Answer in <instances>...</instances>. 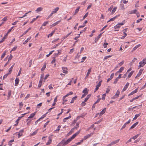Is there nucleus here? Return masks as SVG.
Wrapping results in <instances>:
<instances>
[{
    "label": "nucleus",
    "instance_id": "obj_1",
    "mask_svg": "<svg viewBox=\"0 0 146 146\" xmlns=\"http://www.w3.org/2000/svg\"><path fill=\"white\" fill-rule=\"evenodd\" d=\"M13 27H12L10 29H9L7 33L5 35H4L3 38L0 41V43L3 42V41L7 38V36H8V33L11 32L12 29L13 28Z\"/></svg>",
    "mask_w": 146,
    "mask_h": 146
},
{
    "label": "nucleus",
    "instance_id": "obj_2",
    "mask_svg": "<svg viewBox=\"0 0 146 146\" xmlns=\"http://www.w3.org/2000/svg\"><path fill=\"white\" fill-rule=\"evenodd\" d=\"M59 144L60 145V146H65L67 144L66 141L65 139H63L59 143Z\"/></svg>",
    "mask_w": 146,
    "mask_h": 146
},
{
    "label": "nucleus",
    "instance_id": "obj_3",
    "mask_svg": "<svg viewBox=\"0 0 146 146\" xmlns=\"http://www.w3.org/2000/svg\"><path fill=\"white\" fill-rule=\"evenodd\" d=\"M102 81L101 80L100 81L98 84L96 86V87L94 90V92H96V91L98 90L99 88V87L101 86V83L102 82Z\"/></svg>",
    "mask_w": 146,
    "mask_h": 146
},
{
    "label": "nucleus",
    "instance_id": "obj_4",
    "mask_svg": "<svg viewBox=\"0 0 146 146\" xmlns=\"http://www.w3.org/2000/svg\"><path fill=\"white\" fill-rule=\"evenodd\" d=\"M104 32L100 34L97 37H96L95 38V42L96 43L98 41V40L101 37L102 34Z\"/></svg>",
    "mask_w": 146,
    "mask_h": 146
},
{
    "label": "nucleus",
    "instance_id": "obj_5",
    "mask_svg": "<svg viewBox=\"0 0 146 146\" xmlns=\"http://www.w3.org/2000/svg\"><path fill=\"white\" fill-rule=\"evenodd\" d=\"M130 121H131V119H129V121L126 122V123H125L124 124V125H123V126L121 128V129L120 130H121L122 129H123L126 126V125L129 123L130 122Z\"/></svg>",
    "mask_w": 146,
    "mask_h": 146
},
{
    "label": "nucleus",
    "instance_id": "obj_6",
    "mask_svg": "<svg viewBox=\"0 0 146 146\" xmlns=\"http://www.w3.org/2000/svg\"><path fill=\"white\" fill-rule=\"evenodd\" d=\"M119 141L118 140H117L116 141H113L111 142V143L109 144L107 146H111L115 144H116V143L117 142Z\"/></svg>",
    "mask_w": 146,
    "mask_h": 146
},
{
    "label": "nucleus",
    "instance_id": "obj_7",
    "mask_svg": "<svg viewBox=\"0 0 146 146\" xmlns=\"http://www.w3.org/2000/svg\"><path fill=\"white\" fill-rule=\"evenodd\" d=\"M138 88L132 91L130 93L129 95L128 96H129L131 95H133L134 94L137 93V92Z\"/></svg>",
    "mask_w": 146,
    "mask_h": 146
},
{
    "label": "nucleus",
    "instance_id": "obj_8",
    "mask_svg": "<svg viewBox=\"0 0 146 146\" xmlns=\"http://www.w3.org/2000/svg\"><path fill=\"white\" fill-rule=\"evenodd\" d=\"M63 70V72L64 73L67 74V68L65 67H63L62 68Z\"/></svg>",
    "mask_w": 146,
    "mask_h": 146
},
{
    "label": "nucleus",
    "instance_id": "obj_9",
    "mask_svg": "<svg viewBox=\"0 0 146 146\" xmlns=\"http://www.w3.org/2000/svg\"><path fill=\"white\" fill-rule=\"evenodd\" d=\"M145 60H146V59H143L142 61H141L139 62V64H141V65H142V66L143 67L145 64V63H144V62L143 61H145Z\"/></svg>",
    "mask_w": 146,
    "mask_h": 146
},
{
    "label": "nucleus",
    "instance_id": "obj_10",
    "mask_svg": "<svg viewBox=\"0 0 146 146\" xmlns=\"http://www.w3.org/2000/svg\"><path fill=\"white\" fill-rule=\"evenodd\" d=\"M91 69H92V68H91L88 70V72L87 73L86 76V77H85L86 78H87L89 76V74H90V73L91 72Z\"/></svg>",
    "mask_w": 146,
    "mask_h": 146
},
{
    "label": "nucleus",
    "instance_id": "obj_11",
    "mask_svg": "<svg viewBox=\"0 0 146 146\" xmlns=\"http://www.w3.org/2000/svg\"><path fill=\"white\" fill-rule=\"evenodd\" d=\"M59 7H57L55 9H53V11H52V12L53 13H56L57 11H58V10L59 9Z\"/></svg>",
    "mask_w": 146,
    "mask_h": 146
},
{
    "label": "nucleus",
    "instance_id": "obj_12",
    "mask_svg": "<svg viewBox=\"0 0 146 146\" xmlns=\"http://www.w3.org/2000/svg\"><path fill=\"white\" fill-rule=\"evenodd\" d=\"M130 13L131 14H133V13H135L137 15L139 14V13L138 12H137V10L136 9L135 10H133L130 11Z\"/></svg>",
    "mask_w": 146,
    "mask_h": 146
},
{
    "label": "nucleus",
    "instance_id": "obj_13",
    "mask_svg": "<svg viewBox=\"0 0 146 146\" xmlns=\"http://www.w3.org/2000/svg\"><path fill=\"white\" fill-rule=\"evenodd\" d=\"M114 73H112L111 75V76H110V78H108L107 79V82H109L110 81V80H111V79L113 78V77L114 76Z\"/></svg>",
    "mask_w": 146,
    "mask_h": 146
},
{
    "label": "nucleus",
    "instance_id": "obj_14",
    "mask_svg": "<svg viewBox=\"0 0 146 146\" xmlns=\"http://www.w3.org/2000/svg\"><path fill=\"white\" fill-rule=\"evenodd\" d=\"M138 123V122H137L135 123H134V124L133 125H132L130 128V129H133L134 128Z\"/></svg>",
    "mask_w": 146,
    "mask_h": 146
},
{
    "label": "nucleus",
    "instance_id": "obj_15",
    "mask_svg": "<svg viewBox=\"0 0 146 146\" xmlns=\"http://www.w3.org/2000/svg\"><path fill=\"white\" fill-rule=\"evenodd\" d=\"M48 141L46 143V145H48L50 144L51 143L52 141V139H51L50 137H48Z\"/></svg>",
    "mask_w": 146,
    "mask_h": 146
},
{
    "label": "nucleus",
    "instance_id": "obj_16",
    "mask_svg": "<svg viewBox=\"0 0 146 146\" xmlns=\"http://www.w3.org/2000/svg\"><path fill=\"white\" fill-rule=\"evenodd\" d=\"M143 69H141L140 70L138 73L137 74V76H140L141 74Z\"/></svg>",
    "mask_w": 146,
    "mask_h": 146
},
{
    "label": "nucleus",
    "instance_id": "obj_17",
    "mask_svg": "<svg viewBox=\"0 0 146 146\" xmlns=\"http://www.w3.org/2000/svg\"><path fill=\"white\" fill-rule=\"evenodd\" d=\"M106 108H104V109H103L102 111H101L100 113V115H103V114L105 113L106 111Z\"/></svg>",
    "mask_w": 146,
    "mask_h": 146
},
{
    "label": "nucleus",
    "instance_id": "obj_18",
    "mask_svg": "<svg viewBox=\"0 0 146 146\" xmlns=\"http://www.w3.org/2000/svg\"><path fill=\"white\" fill-rule=\"evenodd\" d=\"M77 98V96H75L74 97H73L72 99V100L70 102V103L71 104L73 103L75 100H76V98Z\"/></svg>",
    "mask_w": 146,
    "mask_h": 146
},
{
    "label": "nucleus",
    "instance_id": "obj_19",
    "mask_svg": "<svg viewBox=\"0 0 146 146\" xmlns=\"http://www.w3.org/2000/svg\"><path fill=\"white\" fill-rule=\"evenodd\" d=\"M19 79L18 78H16V79L15 80V86H17L19 83Z\"/></svg>",
    "mask_w": 146,
    "mask_h": 146
},
{
    "label": "nucleus",
    "instance_id": "obj_20",
    "mask_svg": "<svg viewBox=\"0 0 146 146\" xmlns=\"http://www.w3.org/2000/svg\"><path fill=\"white\" fill-rule=\"evenodd\" d=\"M119 96V90H117V92H116L115 95V96H114L112 98L113 99H114L116 98L117 97V96Z\"/></svg>",
    "mask_w": 146,
    "mask_h": 146
},
{
    "label": "nucleus",
    "instance_id": "obj_21",
    "mask_svg": "<svg viewBox=\"0 0 146 146\" xmlns=\"http://www.w3.org/2000/svg\"><path fill=\"white\" fill-rule=\"evenodd\" d=\"M31 36L29 37L23 42V44H26L31 39Z\"/></svg>",
    "mask_w": 146,
    "mask_h": 146
},
{
    "label": "nucleus",
    "instance_id": "obj_22",
    "mask_svg": "<svg viewBox=\"0 0 146 146\" xmlns=\"http://www.w3.org/2000/svg\"><path fill=\"white\" fill-rule=\"evenodd\" d=\"M82 92L85 94H87L88 93V90L87 88H85L83 91Z\"/></svg>",
    "mask_w": 146,
    "mask_h": 146
},
{
    "label": "nucleus",
    "instance_id": "obj_23",
    "mask_svg": "<svg viewBox=\"0 0 146 146\" xmlns=\"http://www.w3.org/2000/svg\"><path fill=\"white\" fill-rule=\"evenodd\" d=\"M80 132V131H79L76 133L75 134H74L72 136V137H73L74 139L76 136L77 135H78Z\"/></svg>",
    "mask_w": 146,
    "mask_h": 146
},
{
    "label": "nucleus",
    "instance_id": "obj_24",
    "mask_svg": "<svg viewBox=\"0 0 146 146\" xmlns=\"http://www.w3.org/2000/svg\"><path fill=\"white\" fill-rule=\"evenodd\" d=\"M42 9L43 8L42 7H39L37 8V9L35 10V11L36 12L38 13V12L42 11Z\"/></svg>",
    "mask_w": 146,
    "mask_h": 146
},
{
    "label": "nucleus",
    "instance_id": "obj_25",
    "mask_svg": "<svg viewBox=\"0 0 146 146\" xmlns=\"http://www.w3.org/2000/svg\"><path fill=\"white\" fill-rule=\"evenodd\" d=\"M129 84L128 82H127L126 83L125 85L124 86V87L123 89V90L125 91L126 90V89H127V87L129 86Z\"/></svg>",
    "mask_w": 146,
    "mask_h": 146
},
{
    "label": "nucleus",
    "instance_id": "obj_26",
    "mask_svg": "<svg viewBox=\"0 0 146 146\" xmlns=\"http://www.w3.org/2000/svg\"><path fill=\"white\" fill-rule=\"evenodd\" d=\"M117 15H116L115 17H113L111 18L110 19L108 22L107 23L111 21H113L115 19V18L117 17Z\"/></svg>",
    "mask_w": 146,
    "mask_h": 146
},
{
    "label": "nucleus",
    "instance_id": "obj_27",
    "mask_svg": "<svg viewBox=\"0 0 146 146\" xmlns=\"http://www.w3.org/2000/svg\"><path fill=\"white\" fill-rule=\"evenodd\" d=\"M71 116L70 115L69 116L67 117L66 118H64L63 119V121L64 122H66V120L67 119H68L70 118H71Z\"/></svg>",
    "mask_w": 146,
    "mask_h": 146
},
{
    "label": "nucleus",
    "instance_id": "obj_28",
    "mask_svg": "<svg viewBox=\"0 0 146 146\" xmlns=\"http://www.w3.org/2000/svg\"><path fill=\"white\" fill-rule=\"evenodd\" d=\"M42 80H40L39 81V83L38 85V87L40 88L42 85Z\"/></svg>",
    "mask_w": 146,
    "mask_h": 146
},
{
    "label": "nucleus",
    "instance_id": "obj_29",
    "mask_svg": "<svg viewBox=\"0 0 146 146\" xmlns=\"http://www.w3.org/2000/svg\"><path fill=\"white\" fill-rule=\"evenodd\" d=\"M11 94V90L8 91V98L7 99L8 100L10 98Z\"/></svg>",
    "mask_w": 146,
    "mask_h": 146
},
{
    "label": "nucleus",
    "instance_id": "obj_30",
    "mask_svg": "<svg viewBox=\"0 0 146 146\" xmlns=\"http://www.w3.org/2000/svg\"><path fill=\"white\" fill-rule=\"evenodd\" d=\"M91 94H89L87 96V97L84 100V102H86L88 100L89 98L91 96Z\"/></svg>",
    "mask_w": 146,
    "mask_h": 146
},
{
    "label": "nucleus",
    "instance_id": "obj_31",
    "mask_svg": "<svg viewBox=\"0 0 146 146\" xmlns=\"http://www.w3.org/2000/svg\"><path fill=\"white\" fill-rule=\"evenodd\" d=\"M80 8V7H78V8L76 9V10L75 11L74 14L73 15H74L78 13V11H79Z\"/></svg>",
    "mask_w": 146,
    "mask_h": 146
},
{
    "label": "nucleus",
    "instance_id": "obj_32",
    "mask_svg": "<svg viewBox=\"0 0 146 146\" xmlns=\"http://www.w3.org/2000/svg\"><path fill=\"white\" fill-rule=\"evenodd\" d=\"M140 115V113L138 114H136L135 115V117L133 119V120H135Z\"/></svg>",
    "mask_w": 146,
    "mask_h": 146
},
{
    "label": "nucleus",
    "instance_id": "obj_33",
    "mask_svg": "<svg viewBox=\"0 0 146 146\" xmlns=\"http://www.w3.org/2000/svg\"><path fill=\"white\" fill-rule=\"evenodd\" d=\"M76 126L74 127V128H72L71 129V131H73L75 129H77V128L78 127H79V124H78L76 123Z\"/></svg>",
    "mask_w": 146,
    "mask_h": 146
},
{
    "label": "nucleus",
    "instance_id": "obj_34",
    "mask_svg": "<svg viewBox=\"0 0 146 146\" xmlns=\"http://www.w3.org/2000/svg\"><path fill=\"white\" fill-rule=\"evenodd\" d=\"M38 129H36L35 131L34 132H33L31 134V135L33 136L35 135L36 133H37L38 132Z\"/></svg>",
    "mask_w": 146,
    "mask_h": 146
},
{
    "label": "nucleus",
    "instance_id": "obj_35",
    "mask_svg": "<svg viewBox=\"0 0 146 146\" xmlns=\"http://www.w3.org/2000/svg\"><path fill=\"white\" fill-rule=\"evenodd\" d=\"M55 32V31H52L51 33L49 34V35H48L47 37L49 38V37H51L54 33Z\"/></svg>",
    "mask_w": 146,
    "mask_h": 146
},
{
    "label": "nucleus",
    "instance_id": "obj_36",
    "mask_svg": "<svg viewBox=\"0 0 146 146\" xmlns=\"http://www.w3.org/2000/svg\"><path fill=\"white\" fill-rule=\"evenodd\" d=\"M57 53H55L54 54V56L55 57H57L58 55L60 54L61 53L59 50H57Z\"/></svg>",
    "mask_w": 146,
    "mask_h": 146
},
{
    "label": "nucleus",
    "instance_id": "obj_37",
    "mask_svg": "<svg viewBox=\"0 0 146 146\" xmlns=\"http://www.w3.org/2000/svg\"><path fill=\"white\" fill-rule=\"evenodd\" d=\"M68 96H69V95L67 94L66 95L64 96L63 97L62 100L63 101H64V102H66L67 100H64V99L66 97H68Z\"/></svg>",
    "mask_w": 146,
    "mask_h": 146
},
{
    "label": "nucleus",
    "instance_id": "obj_38",
    "mask_svg": "<svg viewBox=\"0 0 146 146\" xmlns=\"http://www.w3.org/2000/svg\"><path fill=\"white\" fill-rule=\"evenodd\" d=\"M36 114L35 112H34L33 113L31 114L30 116L29 117V118H31L33 117Z\"/></svg>",
    "mask_w": 146,
    "mask_h": 146
},
{
    "label": "nucleus",
    "instance_id": "obj_39",
    "mask_svg": "<svg viewBox=\"0 0 146 146\" xmlns=\"http://www.w3.org/2000/svg\"><path fill=\"white\" fill-rule=\"evenodd\" d=\"M60 21H57L56 22L54 23L52 25L53 27L54 26H56V25L58 24L60 22Z\"/></svg>",
    "mask_w": 146,
    "mask_h": 146
},
{
    "label": "nucleus",
    "instance_id": "obj_40",
    "mask_svg": "<svg viewBox=\"0 0 146 146\" xmlns=\"http://www.w3.org/2000/svg\"><path fill=\"white\" fill-rule=\"evenodd\" d=\"M31 29V27H29V28L25 32L23 33V34L22 35H25L27 32H28L29 30H30Z\"/></svg>",
    "mask_w": 146,
    "mask_h": 146
},
{
    "label": "nucleus",
    "instance_id": "obj_41",
    "mask_svg": "<svg viewBox=\"0 0 146 146\" xmlns=\"http://www.w3.org/2000/svg\"><path fill=\"white\" fill-rule=\"evenodd\" d=\"M46 63H44V64L42 67V68H41V71H43L45 68L46 66Z\"/></svg>",
    "mask_w": 146,
    "mask_h": 146
},
{
    "label": "nucleus",
    "instance_id": "obj_42",
    "mask_svg": "<svg viewBox=\"0 0 146 146\" xmlns=\"http://www.w3.org/2000/svg\"><path fill=\"white\" fill-rule=\"evenodd\" d=\"M134 72V71H132L131 72L129 73V74L128 76H127V78H130L131 76L133 74V72Z\"/></svg>",
    "mask_w": 146,
    "mask_h": 146
},
{
    "label": "nucleus",
    "instance_id": "obj_43",
    "mask_svg": "<svg viewBox=\"0 0 146 146\" xmlns=\"http://www.w3.org/2000/svg\"><path fill=\"white\" fill-rule=\"evenodd\" d=\"M14 66V65H13L9 69V74H10L11 72V71L12 70L13 67Z\"/></svg>",
    "mask_w": 146,
    "mask_h": 146
},
{
    "label": "nucleus",
    "instance_id": "obj_44",
    "mask_svg": "<svg viewBox=\"0 0 146 146\" xmlns=\"http://www.w3.org/2000/svg\"><path fill=\"white\" fill-rule=\"evenodd\" d=\"M111 55H108V56H105L104 58V60H106L108 58L111 57Z\"/></svg>",
    "mask_w": 146,
    "mask_h": 146
},
{
    "label": "nucleus",
    "instance_id": "obj_45",
    "mask_svg": "<svg viewBox=\"0 0 146 146\" xmlns=\"http://www.w3.org/2000/svg\"><path fill=\"white\" fill-rule=\"evenodd\" d=\"M117 9V7H115L112 9V11H111V13L112 14H113V13H114L115 12V11L116 9Z\"/></svg>",
    "mask_w": 146,
    "mask_h": 146
},
{
    "label": "nucleus",
    "instance_id": "obj_46",
    "mask_svg": "<svg viewBox=\"0 0 146 146\" xmlns=\"http://www.w3.org/2000/svg\"><path fill=\"white\" fill-rule=\"evenodd\" d=\"M141 45L140 44H139L138 45H136L133 48V50H135L137 48L139 47Z\"/></svg>",
    "mask_w": 146,
    "mask_h": 146
},
{
    "label": "nucleus",
    "instance_id": "obj_47",
    "mask_svg": "<svg viewBox=\"0 0 146 146\" xmlns=\"http://www.w3.org/2000/svg\"><path fill=\"white\" fill-rule=\"evenodd\" d=\"M139 134H137L135 136H134L133 137H132L131 138L132 139H135L136 138H137L138 136H139Z\"/></svg>",
    "mask_w": 146,
    "mask_h": 146
},
{
    "label": "nucleus",
    "instance_id": "obj_48",
    "mask_svg": "<svg viewBox=\"0 0 146 146\" xmlns=\"http://www.w3.org/2000/svg\"><path fill=\"white\" fill-rule=\"evenodd\" d=\"M87 57L86 56L83 57L82 59V60L81 61V62H83L85 59Z\"/></svg>",
    "mask_w": 146,
    "mask_h": 146
},
{
    "label": "nucleus",
    "instance_id": "obj_49",
    "mask_svg": "<svg viewBox=\"0 0 146 146\" xmlns=\"http://www.w3.org/2000/svg\"><path fill=\"white\" fill-rule=\"evenodd\" d=\"M119 79V76L117 77L114 80L113 83L115 84L117 83Z\"/></svg>",
    "mask_w": 146,
    "mask_h": 146
},
{
    "label": "nucleus",
    "instance_id": "obj_50",
    "mask_svg": "<svg viewBox=\"0 0 146 146\" xmlns=\"http://www.w3.org/2000/svg\"><path fill=\"white\" fill-rule=\"evenodd\" d=\"M106 42V40H105V42L103 46L104 48H106L107 47V45L108 44L107 43H105V42Z\"/></svg>",
    "mask_w": 146,
    "mask_h": 146
},
{
    "label": "nucleus",
    "instance_id": "obj_51",
    "mask_svg": "<svg viewBox=\"0 0 146 146\" xmlns=\"http://www.w3.org/2000/svg\"><path fill=\"white\" fill-rule=\"evenodd\" d=\"M95 30H93L92 31V33L91 35H90V37H92L93 35V33H95Z\"/></svg>",
    "mask_w": 146,
    "mask_h": 146
},
{
    "label": "nucleus",
    "instance_id": "obj_52",
    "mask_svg": "<svg viewBox=\"0 0 146 146\" xmlns=\"http://www.w3.org/2000/svg\"><path fill=\"white\" fill-rule=\"evenodd\" d=\"M88 12L83 17V18L82 19V20H84V19L88 16Z\"/></svg>",
    "mask_w": 146,
    "mask_h": 146
},
{
    "label": "nucleus",
    "instance_id": "obj_53",
    "mask_svg": "<svg viewBox=\"0 0 146 146\" xmlns=\"http://www.w3.org/2000/svg\"><path fill=\"white\" fill-rule=\"evenodd\" d=\"M23 117V116H21V117H19L15 121V122H18L19 121V120H20L21 119V118L22 117Z\"/></svg>",
    "mask_w": 146,
    "mask_h": 146
},
{
    "label": "nucleus",
    "instance_id": "obj_54",
    "mask_svg": "<svg viewBox=\"0 0 146 146\" xmlns=\"http://www.w3.org/2000/svg\"><path fill=\"white\" fill-rule=\"evenodd\" d=\"M124 69L123 67H121L119 69V73L121 72Z\"/></svg>",
    "mask_w": 146,
    "mask_h": 146
},
{
    "label": "nucleus",
    "instance_id": "obj_55",
    "mask_svg": "<svg viewBox=\"0 0 146 146\" xmlns=\"http://www.w3.org/2000/svg\"><path fill=\"white\" fill-rule=\"evenodd\" d=\"M61 127V126L60 125H58L57 127V129L56 130V131L57 132H58L60 131V128Z\"/></svg>",
    "mask_w": 146,
    "mask_h": 146
},
{
    "label": "nucleus",
    "instance_id": "obj_56",
    "mask_svg": "<svg viewBox=\"0 0 146 146\" xmlns=\"http://www.w3.org/2000/svg\"><path fill=\"white\" fill-rule=\"evenodd\" d=\"M72 32H71L68 34H67L65 36H64V38L65 39L67 37H68L72 33Z\"/></svg>",
    "mask_w": 146,
    "mask_h": 146
},
{
    "label": "nucleus",
    "instance_id": "obj_57",
    "mask_svg": "<svg viewBox=\"0 0 146 146\" xmlns=\"http://www.w3.org/2000/svg\"><path fill=\"white\" fill-rule=\"evenodd\" d=\"M125 0H122L121 1V3L123 2L124 3L126 4L128 2V1H125Z\"/></svg>",
    "mask_w": 146,
    "mask_h": 146
},
{
    "label": "nucleus",
    "instance_id": "obj_58",
    "mask_svg": "<svg viewBox=\"0 0 146 146\" xmlns=\"http://www.w3.org/2000/svg\"><path fill=\"white\" fill-rule=\"evenodd\" d=\"M21 70H22V68H20V70L19 71V72L17 76H19L20 75V74L21 73Z\"/></svg>",
    "mask_w": 146,
    "mask_h": 146
},
{
    "label": "nucleus",
    "instance_id": "obj_59",
    "mask_svg": "<svg viewBox=\"0 0 146 146\" xmlns=\"http://www.w3.org/2000/svg\"><path fill=\"white\" fill-rule=\"evenodd\" d=\"M72 140L69 138L66 141V142L68 144L69 143H70Z\"/></svg>",
    "mask_w": 146,
    "mask_h": 146
},
{
    "label": "nucleus",
    "instance_id": "obj_60",
    "mask_svg": "<svg viewBox=\"0 0 146 146\" xmlns=\"http://www.w3.org/2000/svg\"><path fill=\"white\" fill-rule=\"evenodd\" d=\"M17 48V46H15L11 50V52L12 51H14Z\"/></svg>",
    "mask_w": 146,
    "mask_h": 146
},
{
    "label": "nucleus",
    "instance_id": "obj_61",
    "mask_svg": "<svg viewBox=\"0 0 146 146\" xmlns=\"http://www.w3.org/2000/svg\"><path fill=\"white\" fill-rule=\"evenodd\" d=\"M32 60H31L29 62V67H31V65H32Z\"/></svg>",
    "mask_w": 146,
    "mask_h": 146
},
{
    "label": "nucleus",
    "instance_id": "obj_62",
    "mask_svg": "<svg viewBox=\"0 0 146 146\" xmlns=\"http://www.w3.org/2000/svg\"><path fill=\"white\" fill-rule=\"evenodd\" d=\"M9 74H9L7 73V74H6L5 75H4L3 76V79H4L6 78Z\"/></svg>",
    "mask_w": 146,
    "mask_h": 146
},
{
    "label": "nucleus",
    "instance_id": "obj_63",
    "mask_svg": "<svg viewBox=\"0 0 146 146\" xmlns=\"http://www.w3.org/2000/svg\"><path fill=\"white\" fill-rule=\"evenodd\" d=\"M123 33H124V34L125 35L124 36H122L121 38V39H123L124 38H125V37L127 35L125 33V32H123Z\"/></svg>",
    "mask_w": 146,
    "mask_h": 146
},
{
    "label": "nucleus",
    "instance_id": "obj_64",
    "mask_svg": "<svg viewBox=\"0 0 146 146\" xmlns=\"http://www.w3.org/2000/svg\"><path fill=\"white\" fill-rule=\"evenodd\" d=\"M48 21H46L44 22L43 24H42V25L43 26H45L47 24H48Z\"/></svg>",
    "mask_w": 146,
    "mask_h": 146
}]
</instances>
